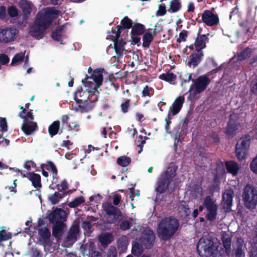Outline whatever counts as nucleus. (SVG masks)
<instances>
[{
  "mask_svg": "<svg viewBox=\"0 0 257 257\" xmlns=\"http://www.w3.org/2000/svg\"><path fill=\"white\" fill-rule=\"evenodd\" d=\"M222 241L226 254L229 255L230 253L231 239L230 236L227 234L222 235Z\"/></svg>",
  "mask_w": 257,
  "mask_h": 257,
  "instance_id": "32",
  "label": "nucleus"
},
{
  "mask_svg": "<svg viewBox=\"0 0 257 257\" xmlns=\"http://www.w3.org/2000/svg\"><path fill=\"white\" fill-rule=\"evenodd\" d=\"M76 104L73 105V109L77 112H83L90 110L92 106L89 103L97 100V95H91L87 91L78 88L74 95Z\"/></svg>",
  "mask_w": 257,
  "mask_h": 257,
  "instance_id": "2",
  "label": "nucleus"
},
{
  "mask_svg": "<svg viewBox=\"0 0 257 257\" xmlns=\"http://www.w3.org/2000/svg\"><path fill=\"white\" fill-rule=\"evenodd\" d=\"M155 34V30L153 32L147 31L145 33L143 39V46L145 47H148L153 39V35Z\"/></svg>",
  "mask_w": 257,
  "mask_h": 257,
  "instance_id": "26",
  "label": "nucleus"
},
{
  "mask_svg": "<svg viewBox=\"0 0 257 257\" xmlns=\"http://www.w3.org/2000/svg\"><path fill=\"white\" fill-rule=\"evenodd\" d=\"M8 130L7 121L6 118H0V131L6 132Z\"/></svg>",
  "mask_w": 257,
  "mask_h": 257,
  "instance_id": "49",
  "label": "nucleus"
},
{
  "mask_svg": "<svg viewBox=\"0 0 257 257\" xmlns=\"http://www.w3.org/2000/svg\"><path fill=\"white\" fill-rule=\"evenodd\" d=\"M65 228V226L64 223L55 224L53 228V234L55 237L59 238Z\"/></svg>",
  "mask_w": 257,
  "mask_h": 257,
  "instance_id": "33",
  "label": "nucleus"
},
{
  "mask_svg": "<svg viewBox=\"0 0 257 257\" xmlns=\"http://www.w3.org/2000/svg\"><path fill=\"white\" fill-rule=\"evenodd\" d=\"M195 7L192 2H190L187 5V11L189 13H193L194 12Z\"/></svg>",
  "mask_w": 257,
  "mask_h": 257,
  "instance_id": "64",
  "label": "nucleus"
},
{
  "mask_svg": "<svg viewBox=\"0 0 257 257\" xmlns=\"http://www.w3.org/2000/svg\"><path fill=\"white\" fill-rule=\"evenodd\" d=\"M203 205L206 209V218L209 221L215 220L218 208L215 200L210 197H206L203 201Z\"/></svg>",
  "mask_w": 257,
  "mask_h": 257,
  "instance_id": "11",
  "label": "nucleus"
},
{
  "mask_svg": "<svg viewBox=\"0 0 257 257\" xmlns=\"http://www.w3.org/2000/svg\"><path fill=\"white\" fill-rule=\"evenodd\" d=\"M8 14L12 17H16L18 14V10L15 7L11 6L8 9Z\"/></svg>",
  "mask_w": 257,
  "mask_h": 257,
  "instance_id": "55",
  "label": "nucleus"
},
{
  "mask_svg": "<svg viewBox=\"0 0 257 257\" xmlns=\"http://www.w3.org/2000/svg\"><path fill=\"white\" fill-rule=\"evenodd\" d=\"M67 214L63 210L60 208H56L51 211L48 215L50 221L53 223H63V222L66 219Z\"/></svg>",
  "mask_w": 257,
  "mask_h": 257,
  "instance_id": "14",
  "label": "nucleus"
},
{
  "mask_svg": "<svg viewBox=\"0 0 257 257\" xmlns=\"http://www.w3.org/2000/svg\"><path fill=\"white\" fill-rule=\"evenodd\" d=\"M233 195V191L230 188L225 190L223 194L222 206L226 212L231 210Z\"/></svg>",
  "mask_w": 257,
  "mask_h": 257,
  "instance_id": "17",
  "label": "nucleus"
},
{
  "mask_svg": "<svg viewBox=\"0 0 257 257\" xmlns=\"http://www.w3.org/2000/svg\"><path fill=\"white\" fill-rule=\"evenodd\" d=\"M25 58V53H20L16 54L12 59L11 65L12 66H17L20 64Z\"/></svg>",
  "mask_w": 257,
  "mask_h": 257,
  "instance_id": "39",
  "label": "nucleus"
},
{
  "mask_svg": "<svg viewBox=\"0 0 257 257\" xmlns=\"http://www.w3.org/2000/svg\"><path fill=\"white\" fill-rule=\"evenodd\" d=\"M18 33V30L13 27H0V43H9L14 41Z\"/></svg>",
  "mask_w": 257,
  "mask_h": 257,
  "instance_id": "12",
  "label": "nucleus"
},
{
  "mask_svg": "<svg viewBox=\"0 0 257 257\" xmlns=\"http://www.w3.org/2000/svg\"><path fill=\"white\" fill-rule=\"evenodd\" d=\"M155 240V235L152 230L147 228L144 230L141 237L134 241L132 244V252L136 256L140 255L144 248H148L152 246Z\"/></svg>",
  "mask_w": 257,
  "mask_h": 257,
  "instance_id": "3",
  "label": "nucleus"
},
{
  "mask_svg": "<svg viewBox=\"0 0 257 257\" xmlns=\"http://www.w3.org/2000/svg\"><path fill=\"white\" fill-rule=\"evenodd\" d=\"M79 232V227L77 225H73L70 229L68 235L65 242V246H69L74 243L77 240Z\"/></svg>",
  "mask_w": 257,
  "mask_h": 257,
  "instance_id": "19",
  "label": "nucleus"
},
{
  "mask_svg": "<svg viewBox=\"0 0 257 257\" xmlns=\"http://www.w3.org/2000/svg\"><path fill=\"white\" fill-rule=\"evenodd\" d=\"M197 250L201 257H221L220 252L215 248L211 239L206 237L200 239Z\"/></svg>",
  "mask_w": 257,
  "mask_h": 257,
  "instance_id": "7",
  "label": "nucleus"
},
{
  "mask_svg": "<svg viewBox=\"0 0 257 257\" xmlns=\"http://www.w3.org/2000/svg\"><path fill=\"white\" fill-rule=\"evenodd\" d=\"M121 28L119 27L117 31L115 30H112L109 33V39H111L114 42V47L115 53L116 54L117 58L122 55L123 51L125 50L124 46L125 44V42L123 41H119L118 40L119 37V31Z\"/></svg>",
  "mask_w": 257,
  "mask_h": 257,
  "instance_id": "13",
  "label": "nucleus"
},
{
  "mask_svg": "<svg viewBox=\"0 0 257 257\" xmlns=\"http://www.w3.org/2000/svg\"><path fill=\"white\" fill-rule=\"evenodd\" d=\"M60 127L59 121H54L49 127V133L51 137L56 135Z\"/></svg>",
  "mask_w": 257,
  "mask_h": 257,
  "instance_id": "36",
  "label": "nucleus"
},
{
  "mask_svg": "<svg viewBox=\"0 0 257 257\" xmlns=\"http://www.w3.org/2000/svg\"><path fill=\"white\" fill-rule=\"evenodd\" d=\"M201 17L203 22L208 26L216 25L219 23L218 16L209 10L205 11Z\"/></svg>",
  "mask_w": 257,
  "mask_h": 257,
  "instance_id": "16",
  "label": "nucleus"
},
{
  "mask_svg": "<svg viewBox=\"0 0 257 257\" xmlns=\"http://www.w3.org/2000/svg\"><path fill=\"white\" fill-rule=\"evenodd\" d=\"M104 209L106 212L110 215H112L115 211V209L112 205H107L105 206Z\"/></svg>",
  "mask_w": 257,
  "mask_h": 257,
  "instance_id": "57",
  "label": "nucleus"
},
{
  "mask_svg": "<svg viewBox=\"0 0 257 257\" xmlns=\"http://www.w3.org/2000/svg\"><path fill=\"white\" fill-rule=\"evenodd\" d=\"M249 252L250 257H257V242L251 244Z\"/></svg>",
  "mask_w": 257,
  "mask_h": 257,
  "instance_id": "51",
  "label": "nucleus"
},
{
  "mask_svg": "<svg viewBox=\"0 0 257 257\" xmlns=\"http://www.w3.org/2000/svg\"><path fill=\"white\" fill-rule=\"evenodd\" d=\"M251 51L250 49L247 48L244 50H243L240 54L238 55V59L239 60H243L245 59L250 55Z\"/></svg>",
  "mask_w": 257,
  "mask_h": 257,
  "instance_id": "47",
  "label": "nucleus"
},
{
  "mask_svg": "<svg viewBox=\"0 0 257 257\" xmlns=\"http://www.w3.org/2000/svg\"><path fill=\"white\" fill-rule=\"evenodd\" d=\"M182 8L181 0H171L169 2L167 11L169 13H176L179 12Z\"/></svg>",
  "mask_w": 257,
  "mask_h": 257,
  "instance_id": "22",
  "label": "nucleus"
},
{
  "mask_svg": "<svg viewBox=\"0 0 257 257\" xmlns=\"http://www.w3.org/2000/svg\"><path fill=\"white\" fill-rule=\"evenodd\" d=\"M69 117L67 115H64L62 117L61 121L64 125L67 126L68 130L70 132H78L80 128V125L76 122H69Z\"/></svg>",
  "mask_w": 257,
  "mask_h": 257,
  "instance_id": "21",
  "label": "nucleus"
},
{
  "mask_svg": "<svg viewBox=\"0 0 257 257\" xmlns=\"http://www.w3.org/2000/svg\"><path fill=\"white\" fill-rule=\"evenodd\" d=\"M39 234L44 240H46L50 237L51 233L48 228L44 227L39 229Z\"/></svg>",
  "mask_w": 257,
  "mask_h": 257,
  "instance_id": "41",
  "label": "nucleus"
},
{
  "mask_svg": "<svg viewBox=\"0 0 257 257\" xmlns=\"http://www.w3.org/2000/svg\"><path fill=\"white\" fill-rule=\"evenodd\" d=\"M207 39V38L205 35L198 36L195 43V46L197 51H199L205 47V43Z\"/></svg>",
  "mask_w": 257,
  "mask_h": 257,
  "instance_id": "24",
  "label": "nucleus"
},
{
  "mask_svg": "<svg viewBox=\"0 0 257 257\" xmlns=\"http://www.w3.org/2000/svg\"><path fill=\"white\" fill-rule=\"evenodd\" d=\"M245 245L242 238H238L234 246V257H245Z\"/></svg>",
  "mask_w": 257,
  "mask_h": 257,
  "instance_id": "20",
  "label": "nucleus"
},
{
  "mask_svg": "<svg viewBox=\"0 0 257 257\" xmlns=\"http://www.w3.org/2000/svg\"><path fill=\"white\" fill-rule=\"evenodd\" d=\"M145 31V27L143 25L138 23L134 25L132 29V35H141Z\"/></svg>",
  "mask_w": 257,
  "mask_h": 257,
  "instance_id": "34",
  "label": "nucleus"
},
{
  "mask_svg": "<svg viewBox=\"0 0 257 257\" xmlns=\"http://www.w3.org/2000/svg\"><path fill=\"white\" fill-rule=\"evenodd\" d=\"M11 171H13L14 172L16 173L17 175L20 174L21 176L24 178V177H28V176H27L25 174H24L23 172H22L19 169L17 168H10L9 169Z\"/></svg>",
  "mask_w": 257,
  "mask_h": 257,
  "instance_id": "62",
  "label": "nucleus"
},
{
  "mask_svg": "<svg viewBox=\"0 0 257 257\" xmlns=\"http://www.w3.org/2000/svg\"><path fill=\"white\" fill-rule=\"evenodd\" d=\"M84 199L82 196L75 198L68 203V206L71 208H75L79 206L84 202Z\"/></svg>",
  "mask_w": 257,
  "mask_h": 257,
  "instance_id": "40",
  "label": "nucleus"
},
{
  "mask_svg": "<svg viewBox=\"0 0 257 257\" xmlns=\"http://www.w3.org/2000/svg\"><path fill=\"white\" fill-rule=\"evenodd\" d=\"M24 167L28 171L35 168L36 164L32 161H27L23 165Z\"/></svg>",
  "mask_w": 257,
  "mask_h": 257,
  "instance_id": "48",
  "label": "nucleus"
},
{
  "mask_svg": "<svg viewBox=\"0 0 257 257\" xmlns=\"http://www.w3.org/2000/svg\"><path fill=\"white\" fill-rule=\"evenodd\" d=\"M153 93V89L152 88L149 87L148 86H146L142 91V94L143 96H150Z\"/></svg>",
  "mask_w": 257,
  "mask_h": 257,
  "instance_id": "54",
  "label": "nucleus"
},
{
  "mask_svg": "<svg viewBox=\"0 0 257 257\" xmlns=\"http://www.w3.org/2000/svg\"><path fill=\"white\" fill-rule=\"evenodd\" d=\"M118 248H121L122 250H125L129 243V240L127 237L122 236L119 238L118 240Z\"/></svg>",
  "mask_w": 257,
  "mask_h": 257,
  "instance_id": "35",
  "label": "nucleus"
},
{
  "mask_svg": "<svg viewBox=\"0 0 257 257\" xmlns=\"http://www.w3.org/2000/svg\"><path fill=\"white\" fill-rule=\"evenodd\" d=\"M6 16V8L4 6L0 7V18L4 19Z\"/></svg>",
  "mask_w": 257,
  "mask_h": 257,
  "instance_id": "63",
  "label": "nucleus"
},
{
  "mask_svg": "<svg viewBox=\"0 0 257 257\" xmlns=\"http://www.w3.org/2000/svg\"><path fill=\"white\" fill-rule=\"evenodd\" d=\"M9 58L6 55L0 54V63L1 64H6L9 62Z\"/></svg>",
  "mask_w": 257,
  "mask_h": 257,
  "instance_id": "58",
  "label": "nucleus"
},
{
  "mask_svg": "<svg viewBox=\"0 0 257 257\" xmlns=\"http://www.w3.org/2000/svg\"><path fill=\"white\" fill-rule=\"evenodd\" d=\"M136 224V221L134 219H132L131 222H128V221H122L120 226L122 229L126 230L128 229L131 226H132L133 224Z\"/></svg>",
  "mask_w": 257,
  "mask_h": 257,
  "instance_id": "46",
  "label": "nucleus"
},
{
  "mask_svg": "<svg viewBox=\"0 0 257 257\" xmlns=\"http://www.w3.org/2000/svg\"><path fill=\"white\" fill-rule=\"evenodd\" d=\"M64 195L59 192H55L53 194L49 195L48 199L53 204L58 203L63 197Z\"/></svg>",
  "mask_w": 257,
  "mask_h": 257,
  "instance_id": "31",
  "label": "nucleus"
},
{
  "mask_svg": "<svg viewBox=\"0 0 257 257\" xmlns=\"http://www.w3.org/2000/svg\"><path fill=\"white\" fill-rule=\"evenodd\" d=\"M187 36V33L185 31H182L180 34L177 41L178 42H181L185 41Z\"/></svg>",
  "mask_w": 257,
  "mask_h": 257,
  "instance_id": "56",
  "label": "nucleus"
},
{
  "mask_svg": "<svg viewBox=\"0 0 257 257\" xmlns=\"http://www.w3.org/2000/svg\"><path fill=\"white\" fill-rule=\"evenodd\" d=\"M57 189L59 192L63 195L65 194V191L68 187V185L67 181L65 180H63L60 184L57 185Z\"/></svg>",
  "mask_w": 257,
  "mask_h": 257,
  "instance_id": "43",
  "label": "nucleus"
},
{
  "mask_svg": "<svg viewBox=\"0 0 257 257\" xmlns=\"http://www.w3.org/2000/svg\"><path fill=\"white\" fill-rule=\"evenodd\" d=\"M130 197L132 200L134 199V197L135 196H139L140 195L139 191L138 190H135L134 188H132L130 189Z\"/></svg>",
  "mask_w": 257,
  "mask_h": 257,
  "instance_id": "61",
  "label": "nucleus"
},
{
  "mask_svg": "<svg viewBox=\"0 0 257 257\" xmlns=\"http://www.w3.org/2000/svg\"><path fill=\"white\" fill-rule=\"evenodd\" d=\"M226 168L228 172L232 174L233 175H236L239 170V166L238 164L233 161L227 162L226 163Z\"/></svg>",
  "mask_w": 257,
  "mask_h": 257,
  "instance_id": "28",
  "label": "nucleus"
},
{
  "mask_svg": "<svg viewBox=\"0 0 257 257\" xmlns=\"http://www.w3.org/2000/svg\"><path fill=\"white\" fill-rule=\"evenodd\" d=\"M28 178L35 188H38L41 187V177L39 174L33 173H29Z\"/></svg>",
  "mask_w": 257,
  "mask_h": 257,
  "instance_id": "25",
  "label": "nucleus"
},
{
  "mask_svg": "<svg viewBox=\"0 0 257 257\" xmlns=\"http://www.w3.org/2000/svg\"><path fill=\"white\" fill-rule=\"evenodd\" d=\"M122 27L124 29H130L132 27V21L127 17H125L121 22Z\"/></svg>",
  "mask_w": 257,
  "mask_h": 257,
  "instance_id": "45",
  "label": "nucleus"
},
{
  "mask_svg": "<svg viewBox=\"0 0 257 257\" xmlns=\"http://www.w3.org/2000/svg\"><path fill=\"white\" fill-rule=\"evenodd\" d=\"M62 29L63 27L53 32L52 37L53 39L58 41H61V37L63 35Z\"/></svg>",
  "mask_w": 257,
  "mask_h": 257,
  "instance_id": "44",
  "label": "nucleus"
},
{
  "mask_svg": "<svg viewBox=\"0 0 257 257\" xmlns=\"http://www.w3.org/2000/svg\"><path fill=\"white\" fill-rule=\"evenodd\" d=\"M250 136L249 135H244L242 136L237 143H241V148L249 149L250 144Z\"/></svg>",
  "mask_w": 257,
  "mask_h": 257,
  "instance_id": "38",
  "label": "nucleus"
},
{
  "mask_svg": "<svg viewBox=\"0 0 257 257\" xmlns=\"http://www.w3.org/2000/svg\"><path fill=\"white\" fill-rule=\"evenodd\" d=\"M103 69H97L93 71L90 77L87 78L85 81H82L86 91L91 95H96L98 93V88L101 85L103 81L102 72Z\"/></svg>",
  "mask_w": 257,
  "mask_h": 257,
  "instance_id": "6",
  "label": "nucleus"
},
{
  "mask_svg": "<svg viewBox=\"0 0 257 257\" xmlns=\"http://www.w3.org/2000/svg\"><path fill=\"white\" fill-rule=\"evenodd\" d=\"M236 117L235 114L230 115V120L226 128V133L229 135H233L241 129L239 120L236 119Z\"/></svg>",
  "mask_w": 257,
  "mask_h": 257,
  "instance_id": "15",
  "label": "nucleus"
},
{
  "mask_svg": "<svg viewBox=\"0 0 257 257\" xmlns=\"http://www.w3.org/2000/svg\"><path fill=\"white\" fill-rule=\"evenodd\" d=\"M58 15L59 12L52 8H47L41 11L38 14L34 22L30 26V35L37 39L42 38L45 30Z\"/></svg>",
  "mask_w": 257,
  "mask_h": 257,
  "instance_id": "1",
  "label": "nucleus"
},
{
  "mask_svg": "<svg viewBox=\"0 0 257 257\" xmlns=\"http://www.w3.org/2000/svg\"><path fill=\"white\" fill-rule=\"evenodd\" d=\"M167 10L164 5H159L158 10L157 11L156 15L158 17L163 16L166 14Z\"/></svg>",
  "mask_w": 257,
  "mask_h": 257,
  "instance_id": "50",
  "label": "nucleus"
},
{
  "mask_svg": "<svg viewBox=\"0 0 257 257\" xmlns=\"http://www.w3.org/2000/svg\"><path fill=\"white\" fill-rule=\"evenodd\" d=\"M130 101L126 100L125 102L123 103L121 105V110L123 112H126L129 106Z\"/></svg>",
  "mask_w": 257,
  "mask_h": 257,
  "instance_id": "59",
  "label": "nucleus"
},
{
  "mask_svg": "<svg viewBox=\"0 0 257 257\" xmlns=\"http://www.w3.org/2000/svg\"><path fill=\"white\" fill-rule=\"evenodd\" d=\"M20 6L25 14L30 13L33 7L32 3L28 0H21L20 2Z\"/></svg>",
  "mask_w": 257,
  "mask_h": 257,
  "instance_id": "29",
  "label": "nucleus"
},
{
  "mask_svg": "<svg viewBox=\"0 0 257 257\" xmlns=\"http://www.w3.org/2000/svg\"><path fill=\"white\" fill-rule=\"evenodd\" d=\"M177 167L175 165L169 166L159 179L155 189L157 193V199H159L161 194L165 192L168 188L171 180L176 175Z\"/></svg>",
  "mask_w": 257,
  "mask_h": 257,
  "instance_id": "5",
  "label": "nucleus"
},
{
  "mask_svg": "<svg viewBox=\"0 0 257 257\" xmlns=\"http://www.w3.org/2000/svg\"><path fill=\"white\" fill-rule=\"evenodd\" d=\"M113 240V236L110 233H103L100 235L99 240L103 245H106Z\"/></svg>",
  "mask_w": 257,
  "mask_h": 257,
  "instance_id": "30",
  "label": "nucleus"
},
{
  "mask_svg": "<svg viewBox=\"0 0 257 257\" xmlns=\"http://www.w3.org/2000/svg\"><path fill=\"white\" fill-rule=\"evenodd\" d=\"M250 169L254 173L257 174V156L251 162Z\"/></svg>",
  "mask_w": 257,
  "mask_h": 257,
  "instance_id": "52",
  "label": "nucleus"
},
{
  "mask_svg": "<svg viewBox=\"0 0 257 257\" xmlns=\"http://www.w3.org/2000/svg\"><path fill=\"white\" fill-rule=\"evenodd\" d=\"M243 200L248 208H254L257 204V191L252 186L247 185L244 190Z\"/></svg>",
  "mask_w": 257,
  "mask_h": 257,
  "instance_id": "10",
  "label": "nucleus"
},
{
  "mask_svg": "<svg viewBox=\"0 0 257 257\" xmlns=\"http://www.w3.org/2000/svg\"><path fill=\"white\" fill-rule=\"evenodd\" d=\"M210 82V79L207 75H202L196 80L190 87L188 99L193 100L199 97L200 93L204 91Z\"/></svg>",
  "mask_w": 257,
  "mask_h": 257,
  "instance_id": "8",
  "label": "nucleus"
},
{
  "mask_svg": "<svg viewBox=\"0 0 257 257\" xmlns=\"http://www.w3.org/2000/svg\"><path fill=\"white\" fill-rule=\"evenodd\" d=\"M11 237V234L9 232H7L5 230L0 231V241L7 240Z\"/></svg>",
  "mask_w": 257,
  "mask_h": 257,
  "instance_id": "53",
  "label": "nucleus"
},
{
  "mask_svg": "<svg viewBox=\"0 0 257 257\" xmlns=\"http://www.w3.org/2000/svg\"><path fill=\"white\" fill-rule=\"evenodd\" d=\"M176 76L171 72H168L160 75L159 78L170 83L173 82L176 79Z\"/></svg>",
  "mask_w": 257,
  "mask_h": 257,
  "instance_id": "37",
  "label": "nucleus"
},
{
  "mask_svg": "<svg viewBox=\"0 0 257 257\" xmlns=\"http://www.w3.org/2000/svg\"><path fill=\"white\" fill-rule=\"evenodd\" d=\"M131 160L129 157L121 156L117 160V164L121 166L125 167L131 163Z\"/></svg>",
  "mask_w": 257,
  "mask_h": 257,
  "instance_id": "42",
  "label": "nucleus"
},
{
  "mask_svg": "<svg viewBox=\"0 0 257 257\" xmlns=\"http://www.w3.org/2000/svg\"><path fill=\"white\" fill-rule=\"evenodd\" d=\"M251 90L253 93H257V78L252 81Z\"/></svg>",
  "mask_w": 257,
  "mask_h": 257,
  "instance_id": "60",
  "label": "nucleus"
},
{
  "mask_svg": "<svg viewBox=\"0 0 257 257\" xmlns=\"http://www.w3.org/2000/svg\"><path fill=\"white\" fill-rule=\"evenodd\" d=\"M184 102V97L183 96H179L175 100L169 110L168 113L169 117H172L173 116L177 114L179 112Z\"/></svg>",
  "mask_w": 257,
  "mask_h": 257,
  "instance_id": "18",
  "label": "nucleus"
},
{
  "mask_svg": "<svg viewBox=\"0 0 257 257\" xmlns=\"http://www.w3.org/2000/svg\"><path fill=\"white\" fill-rule=\"evenodd\" d=\"M241 143H237L236 145V156L238 160H242L244 159L248 152V150L241 148Z\"/></svg>",
  "mask_w": 257,
  "mask_h": 257,
  "instance_id": "23",
  "label": "nucleus"
},
{
  "mask_svg": "<svg viewBox=\"0 0 257 257\" xmlns=\"http://www.w3.org/2000/svg\"><path fill=\"white\" fill-rule=\"evenodd\" d=\"M179 225V222L175 218H166L163 219L157 229L159 236L163 240L168 239L177 231Z\"/></svg>",
  "mask_w": 257,
  "mask_h": 257,
  "instance_id": "4",
  "label": "nucleus"
},
{
  "mask_svg": "<svg viewBox=\"0 0 257 257\" xmlns=\"http://www.w3.org/2000/svg\"><path fill=\"white\" fill-rule=\"evenodd\" d=\"M24 111L25 109H23L19 113V116L24 119L22 125L23 131L26 135H29L36 130L37 126V123L32 121L34 116L32 110L28 111L26 115L23 114Z\"/></svg>",
  "mask_w": 257,
  "mask_h": 257,
  "instance_id": "9",
  "label": "nucleus"
},
{
  "mask_svg": "<svg viewBox=\"0 0 257 257\" xmlns=\"http://www.w3.org/2000/svg\"><path fill=\"white\" fill-rule=\"evenodd\" d=\"M202 56V53L200 51H197V53L193 54L191 56L190 61H188L187 64L189 66L192 65L193 66H196L199 63Z\"/></svg>",
  "mask_w": 257,
  "mask_h": 257,
  "instance_id": "27",
  "label": "nucleus"
}]
</instances>
